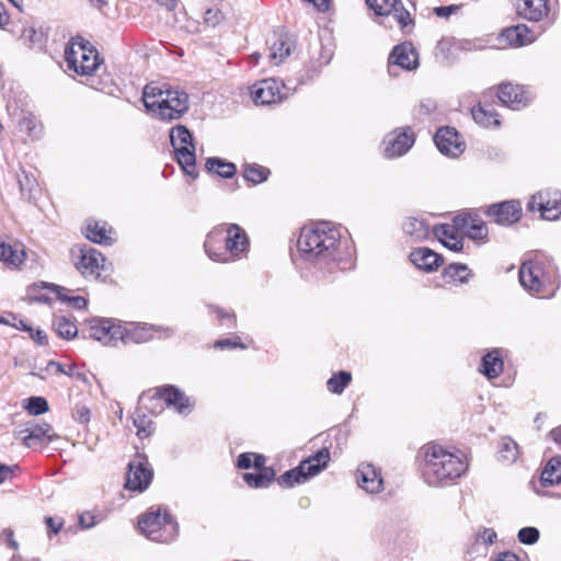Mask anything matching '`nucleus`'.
I'll return each instance as SVG.
<instances>
[{
    "label": "nucleus",
    "mask_w": 561,
    "mask_h": 561,
    "mask_svg": "<svg viewBox=\"0 0 561 561\" xmlns=\"http://www.w3.org/2000/svg\"><path fill=\"white\" fill-rule=\"evenodd\" d=\"M297 248L301 259L323 275L346 270L351 264V253L343 250L340 230L329 221L304 227Z\"/></svg>",
    "instance_id": "nucleus-1"
},
{
    "label": "nucleus",
    "mask_w": 561,
    "mask_h": 561,
    "mask_svg": "<svg viewBox=\"0 0 561 561\" xmlns=\"http://www.w3.org/2000/svg\"><path fill=\"white\" fill-rule=\"evenodd\" d=\"M424 458L422 476L430 486L453 484L468 469L465 455L439 444H426L421 448Z\"/></svg>",
    "instance_id": "nucleus-2"
},
{
    "label": "nucleus",
    "mask_w": 561,
    "mask_h": 561,
    "mask_svg": "<svg viewBox=\"0 0 561 561\" xmlns=\"http://www.w3.org/2000/svg\"><path fill=\"white\" fill-rule=\"evenodd\" d=\"M163 403L174 408L180 414L188 413L191 408L190 398L175 386L168 385L144 392L139 397L133 415V422L140 438L148 437L152 433V422L146 413L159 414L163 410Z\"/></svg>",
    "instance_id": "nucleus-3"
},
{
    "label": "nucleus",
    "mask_w": 561,
    "mask_h": 561,
    "mask_svg": "<svg viewBox=\"0 0 561 561\" xmlns=\"http://www.w3.org/2000/svg\"><path fill=\"white\" fill-rule=\"evenodd\" d=\"M520 285L541 297L554 295L559 288L560 274L553 259L542 251H534L519 267Z\"/></svg>",
    "instance_id": "nucleus-4"
},
{
    "label": "nucleus",
    "mask_w": 561,
    "mask_h": 561,
    "mask_svg": "<svg viewBox=\"0 0 561 561\" xmlns=\"http://www.w3.org/2000/svg\"><path fill=\"white\" fill-rule=\"evenodd\" d=\"M142 102L147 112L165 122L181 118L188 110V95L184 91L156 82L145 85Z\"/></svg>",
    "instance_id": "nucleus-5"
},
{
    "label": "nucleus",
    "mask_w": 561,
    "mask_h": 561,
    "mask_svg": "<svg viewBox=\"0 0 561 561\" xmlns=\"http://www.w3.org/2000/svg\"><path fill=\"white\" fill-rule=\"evenodd\" d=\"M140 531L150 540L171 542L179 534V525L171 514L161 513L160 508H150L138 520Z\"/></svg>",
    "instance_id": "nucleus-6"
},
{
    "label": "nucleus",
    "mask_w": 561,
    "mask_h": 561,
    "mask_svg": "<svg viewBox=\"0 0 561 561\" xmlns=\"http://www.w3.org/2000/svg\"><path fill=\"white\" fill-rule=\"evenodd\" d=\"M330 460V451L328 448L318 450L314 455L305 459L300 465L290 469L277 478V483L282 488H293L295 484H301L309 478L322 471Z\"/></svg>",
    "instance_id": "nucleus-7"
},
{
    "label": "nucleus",
    "mask_w": 561,
    "mask_h": 561,
    "mask_svg": "<svg viewBox=\"0 0 561 561\" xmlns=\"http://www.w3.org/2000/svg\"><path fill=\"white\" fill-rule=\"evenodd\" d=\"M170 141L174 149L175 159L182 170L187 175L196 178L195 146L191 131L183 125H176L170 130Z\"/></svg>",
    "instance_id": "nucleus-8"
},
{
    "label": "nucleus",
    "mask_w": 561,
    "mask_h": 561,
    "mask_svg": "<svg viewBox=\"0 0 561 561\" xmlns=\"http://www.w3.org/2000/svg\"><path fill=\"white\" fill-rule=\"evenodd\" d=\"M68 68L81 76L92 75L101 65L98 50L89 42H72L65 49Z\"/></svg>",
    "instance_id": "nucleus-9"
},
{
    "label": "nucleus",
    "mask_w": 561,
    "mask_h": 561,
    "mask_svg": "<svg viewBox=\"0 0 561 561\" xmlns=\"http://www.w3.org/2000/svg\"><path fill=\"white\" fill-rule=\"evenodd\" d=\"M153 479V470L144 454L137 453L128 463L125 488L130 491L144 492Z\"/></svg>",
    "instance_id": "nucleus-10"
},
{
    "label": "nucleus",
    "mask_w": 561,
    "mask_h": 561,
    "mask_svg": "<svg viewBox=\"0 0 561 561\" xmlns=\"http://www.w3.org/2000/svg\"><path fill=\"white\" fill-rule=\"evenodd\" d=\"M366 4L377 16L393 15L398 25L404 33L414 26V20L403 7L401 0H366Z\"/></svg>",
    "instance_id": "nucleus-11"
},
{
    "label": "nucleus",
    "mask_w": 561,
    "mask_h": 561,
    "mask_svg": "<svg viewBox=\"0 0 561 561\" xmlns=\"http://www.w3.org/2000/svg\"><path fill=\"white\" fill-rule=\"evenodd\" d=\"M529 211L538 210L543 219L556 220L561 216V192L546 190L533 195L527 204Z\"/></svg>",
    "instance_id": "nucleus-12"
},
{
    "label": "nucleus",
    "mask_w": 561,
    "mask_h": 561,
    "mask_svg": "<svg viewBox=\"0 0 561 561\" xmlns=\"http://www.w3.org/2000/svg\"><path fill=\"white\" fill-rule=\"evenodd\" d=\"M394 67L412 71L419 67V53L411 42L396 45L388 57V72L396 76Z\"/></svg>",
    "instance_id": "nucleus-13"
},
{
    "label": "nucleus",
    "mask_w": 561,
    "mask_h": 561,
    "mask_svg": "<svg viewBox=\"0 0 561 561\" xmlns=\"http://www.w3.org/2000/svg\"><path fill=\"white\" fill-rule=\"evenodd\" d=\"M225 243L229 252L228 263L241 260L247 255L250 242L247 232L237 224L225 225Z\"/></svg>",
    "instance_id": "nucleus-14"
},
{
    "label": "nucleus",
    "mask_w": 561,
    "mask_h": 561,
    "mask_svg": "<svg viewBox=\"0 0 561 561\" xmlns=\"http://www.w3.org/2000/svg\"><path fill=\"white\" fill-rule=\"evenodd\" d=\"M89 334L104 345H116L123 337V327L113 319H94L90 322Z\"/></svg>",
    "instance_id": "nucleus-15"
},
{
    "label": "nucleus",
    "mask_w": 561,
    "mask_h": 561,
    "mask_svg": "<svg viewBox=\"0 0 561 561\" xmlns=\"http://www.w3.org/2000/svg\"><path fill=\"white\" fill-rule=\"evenodd\" d=\"M414 141V134L410 127L397 129L385 137L383 154L390 159L401 157L411 149Z\"/></svg>",
    "instance_id": "nucleus-16"
},
{
    "label": "nucleus",
    "mask_w": 561,
    "mask_h": 561,
    "mask_svg": "<svg viewBox=\"0 0 561 561\" xmlns=\"http://www.w3.org/2000/svg\"><path fill=\"white\" fill-rule=\"evenodd\" d=\"M283 89H285L283 82L274 78L264 79L253 84L251 98L255 104L270 105L278 103L285 98Z\"/></svg>",
    "instance_id": "nucleus-17"
},
{
    "label": "nucleus",
    "mask_w": 561,
    "mask_h": 561,
    "mask_svg": "<svg viewBox=\"0 0 561 561\" xmlns=\"http://www.w3.org/2000/svg\"><path fill=\"white\" fill-rule=\"evenodd\" d=\"M495 224L511 226L522 217V205L518 201H505L490 205L484 211Z\"/></svg>",
    "instance_id": "nucleus-18"
},
{
    "label": "nucleus",
    "mask_w": 561,
    "mask_h": 561,
    "mask_svg": "<svg viewBox=\"0 0 561 561\" xmlns=\"http://www.w3.org/2000/svg\"><path fill=\"white\" fill-rule=\"evenodd\" d=\"M437 149L445 156L458 157L466 148L459 133L449 126L440 127L434 137Z\"/></svg>",
    "instance_id": "nucleus-19"
},
{
    "label": "nucleus",
    "mask_w": 561,
    "mask_h": 561,
    "mask_svg": "<svg viewBox=\"0 0 561 561\" xmlns=\"http://www.w3.org/2000/svg\"><path fill=\"white\" fill-rule=\"evenodd\" d=\"M157 333H163V336H171L173 330L171 328L156 327L148 323H138L130 329L123 327L122 342L129 343H146L154 337Z\"/></svg>",
    "instance_id": "nucleus-20"
},
{
    "label": "nucleus",
    "mask_w": 561,
    "mask_h": 561,
    "mask_svg": "<svg viewBox=\"0 0 561 561\" xmlns=\"http://www.w3.org/2000/svg\"><path fill=\"white\" fill-rule=\"evenodd\" d=\"M266 458L263 455L255 456L253 468L255 472H245L242 474L243 481L252 489H266L275 480V470L265 466Z\"/></svg>",
    "instance_id": "nucleus-21"
},
{
    "label": "nucleus",
    "mask_w": 561,
    "mask_h": 561,
    "mask_svg": "<svg viewBox=\"0 0 561 561\" xmlns=\"http://www.w3.org/2000/svg\"><path fill=\"white\" fill-rule=\"evenodd\" d=\"M204 249L208 257L218 263H228L229 252L225 243V225L215 227L206 237Z\"/></svg>",
    "instance_id": "nucleus-22"
},
{
    "label": "nucleus",
    "mask_w": 561,
    "mask_h": 561,
    "mask_svg": "<svg viewBox=\"0 0 561 561\" xmlns=\"http://www.w3.org/2000/svg\"><path fill=\"white\" fill-rule=\"evenodd\" d=\"M546 31V27L538 26L537 30L527 26L526 24H517L505 28L502 32V37L514 47H519L534 43L538 36Z\"/></svg>",
    "instance_id": "nucleus-23"
},
{
    "label": "nucleus",
    "mask_w": 561,
    "mask_h": 561,
    "mask_svg": "<svg viewBox=\"0 0 561 561\" xmlns=\"http://www.w3.org/2000/svg\"><path fill=\"white\" fill-rule=\"evenodd\" d=\"M516 13L530 22H540L550 13L549 0H515Z\"/></svg>",
    "instance_id": "nucleus-24"
},
{
    "label": "nucleus",
    "mask_w": 561,
    "mask_h": 561,
    "mask_svg": "<svg viewBox=\"0 0 561 561\" xmlns=\"http://www.w3.org/2000/svg\"><path fill=\"white\" fill-rule=\"evenodd\" d=\"M497 98L502 104L512 110H520L529 102L526 90L518 84L514 85L512 83H502L499 87Z\"/></svg>",
    "instance_id": "nucleus-25"
},
{
    "label": "nucleus",
    "mask_w": 561,
    "mask_h": 561,
    "mask_svg": "<svg viewBox=\"0 0 561 561\" xmlns=\"http://www.w3.org/2000/svg\"><path fill=\"white\" fill-rule=\"evenodd\" d=\"M80 252L81 255L79 261L76 263L77 270L85 276H100V271L103 270V264L105 262L102 253L93 248H83Z\"/></svg>",
    "instance_id": "nucleus-26"
},
{
    "label": "nucleus",
    "mask_w": 561,
    "mask_h": 561,
    "mask_svg": "<svg viewBox=\"0 0 561 561\" xmlns=\"http://www.w3.org/2000/svg\"><path fill=\"white\" fill-rule=\"evenodd\" d=\"M358 485L368 493H378L382 489L380 472L370 463H362L356 472Z\"/></svg>",
    "instance_id": "nucleus-27"
},
{
    "label": "nucleus",
    "mask_w": 561,
    "mask_h": 561,
    "mask_svg": "<svg viewBox=\"0 0 561 561\" xmlns=\"http://www.w3.org/2000/svg\"><path fill=\"white\" fill-rule=\"evenodd\" d=\"M410 261L419 270L430 273L436 271L443 264V256L430 248L422 247L410 253Z\"/></svg>",
    "instance_id": "nucleus-28"
},
{
    "label": "nucleus",
    "mask_w": 561,
    "mask_h": 561,
    "mask_svg": "<svg viewBox=\"0 0 561 561\" xmlns=\"http://www.w3.org/2000/svg\"><path fill=\"white\" fill-rule=\"evenodd\" d=\"M503 366L501 351L494 348L482 357L480 371L489 379H494L503 371Z\"/></svg>",
    "instance_id": "nucleus-29"
},
{
    "label": "nucleus",
    "mask_w": 561,
    "mask_h": 561,
    "mask_svg": "<svg viewBox=\"0 0 561 561\" xmlns=\"http://www.w3.org/2000/svg\"><path fill=\"white\" fill-rule=\"evenodd\" d=\"M473 121L484 128H497L501 126L499 114L490 105H478L471 108Z\"/></svg>",
    "instance_id": "nucleus-30"
},
{
    "label": "nucleus",
    "mask_w": 561,
    "mask_h": 561,
    "mask_svg": "<svg viewBox=\"0 0 561 561\" xmlns=\"http://www.w3.org/2000/svg\"><path fill=\"white\" fill-rule=\"evenodd\" d=\"M112 229H107L105 222L101 224L99 221L90 220L87 224L85 228V237L94 242L102 245H110L113 242V238L111 237Z\"/></svg>",
    "instance_id": "nucleus-31"
},
{
    "label": "nucleus",
    "mask_w": 561,
    "mask_h": 561,
    "mask_svg": "<svg viewBox=\"0 0 561 561\" xmlns=\"http://www.w3.org/2000/svg\"><path fill=\"white\" fill-rule=\"evenodd\" d=\"M293 48V42L286 34H275L274 41L270 47V58L275 61L276 65L282 62L287 56H289Z\"/></svg>",
    "instance_id": "nucleus-32"
},
{
    "label": "nucleus",
    "mask_w": 561,
    "mask_h": 561,
    "mask_svg": "<svg viewBox=\"0 0 561 561\" xmlns=\"http://www.w3.org/2000/svg\"><path fill=\"white\" fill-rule=\"evenodd\" d=\"M540 480L542 485H553L561 482V457H553L547 462Z\"/></svg>",
    "instance_id": "nucleus-33"
},
{
    "label": "nucleus",
    "mask_w": 561,
    "mask_h": 561,
    "mask_svg": "<svg viewBox=\"0 0 561 561\" xmlns=\"http://www.w3.org/2000/svg\"><path fill=\"white\" fill-rule=\"evenodd\" d=\"M471 271L466 264H450L443 271V277L447 283L463 284L471 277Z\"/></svg>",
    "instance_id": "nucleus-34"
},
{
    "label": "nucleus",
    "mask_w": 561,
    "mask_h": 561,
    "mask_svg": "<svg viewBox=\"0 0 561 561\" xmlns=\"http://www.w3.org/2000/svg\"><path fill=\"white\" fill-rule=\"evenodd\" d=\"M403 231L415 240H422L428 237L430 226L424 219L410 217L403 224Z\"/></svg>",
    "instance_id": "nucleus-35"
},
{
    "label": "nucleus",
    "mask_w": 561,
    "mask_h": 561,
    "mask_svg": "<svg viewBox=\"0 0 561 561\" xmlns=\"http://www.w3.org/2000/svg\"><path fill=\"white\" fill-rule=\"evenodd\" d=\"M206 168L208 171L225 179H231L237 173V167L234 163L226 162L220 158H208L206 161Z\"/></svg>",
    "instance_id": "nucleus-36"
},
{
    "label": "nucleus",
    "mask_w": 561,
    "mask_h": 561,
    "mask_svg": "<svg viewBox=\"0 0 561 561\" xmlns=\"http://www.w3.org/2000/svg\"><path fill=\"white\" fill-rule=\"evenodd\" d=\"M25 260L24 250L14 249L12 245L0 242V261L9 266L18 267Z\"/></svg>",
    "instance_id": "nucleus-37"
},
{
    "label": "nucleus",
    "mask_w": 561,
    "mask_h": 561,
    "mask_svg": "<svg viewBox=\"0 0 561 561\" xmlns=\"http://www.w3.org/2000/svg\"><path fill=\"white\" fill-rule=\"evenodd\" d=\"M500 459L506 463H513L519 456V447L511 437H502L499 443Z\"/></svg>",
    "instance_id": "nucleus-38"
},
{
    "label": "nucleus",
    "mask_w": 561,
    "mask_h": 561,
    "mask_svg": "<svg viewBox=\"0 0 561 561\" xmlns=\"http://www.w3.org/2000/svg\"><path fill=\"white\" fill-rule=\"evenodd\" d=\"M270 170L256 163H247L243 167V178L252 184H260L267 180Z\"/></svg>",
    "instance_id": "nucleus-39"
},
{
    "label": "nucleus",
    "mask_w": 561,
    "mask_h": 561,
    "mask_svg": "<svg viewBox=\"0 0 561 561\" xmlns=\"http://www.w3.org/2000/svg\"><path fill=\"white\" fill-rule=\"evenodd\" d=\"M352 381V375L348 371L341 370L333 374L327 381V388L330 392L341 394Z\"/></svg>",
    "instance_id": "nucleus-40"
},
{
    "label": "nucleus",
    "mask_w": 561,
    "mask_h": 561,
    "mask_svg": "<svg viewBox=\"0 0 561 561\" xmlns=\"http://www.w3.org/2000/svg\"><path fill=\"white\" fill-rule=\"evenodd\" d=\"M58 288H60V286H57V285L48 286L45 284H42V285L34 284V285L30 286V288H28V296H30V299L33 301L49 304L51 299L48 294L49 293L57 294Z\"/></svg>",
    "instance_id": "nucleus-41"
},
{
    "label": "nucleus",
    "mask_w": 561,
    "mask_h": 561,
    "mask_svg": "<svg viewBox=\"0 0 561 561\" xmlns=\"http://www.w3.org/2000/svg\"><path fill=\"white\" fill-rule=\"evenodd\" d=\"M53 325L57 334L66 340L75 337L78 333L76 324L65 317L55 318Z\"/></svg>",
    "instance_id": "nucleus-42"
},
{
    "label": "nucleus",
    "mask_w": 561,
    "mask_h": 561,
    "mask_svg": "<svg viewBox=\"0 0 561 561\" xmlns=\"http://www.w3.org/2000/svg\"><path fill=\"white\" fill-rule=\"evenodd\" d=\"M51 426L48 423L35 424L32 427L25 430L27 433L23 436L24 445L30 446V440L36 439L39 440L44 437H49V433L51 432ZM24 433V431H20V434Z\"/></svg>",
    "instance_id": "nucleus-43"
},
{
    "label": "nucleus",
    "mask_w": 561,
    "mask_h": 561,
    "mask_svg": "<svg viewBox=\"0 0 561 561\" xmlns=\"http://www.w3.org/2000/svg\"><path fill=\"white\" fill-rule=\"evenodd\" d=\"M19 126L22 131H25L33 139L39 138L42 135V124L33 114L23 115Z\"/></svg>",
    "instance_id": "nucleus-44"
},
{
    "label": "nucleus",
    "mask_w": 561,
    "mask_h": 561,
    "mask_svg": "<svg viewBox=\"0 0 561 561\" xmlns=\"http://www.w3.org/2000/svg\"><path fill=\"white\" fill-rule=\"evenodd\" d=\"M18 182L21 194L26 196L28 199L33 198L34 193L37 190L36 179L32 175H28L25 171H22V174L18 176Z\"/></svg>",
    "instance_id": "nucleus-45"
},
{
    "label": "nucleus",
    "mask_w": 561,
    "mask_h": 561,
    "mask_svg": "<svg viewBox=\"0 0 561 561\" xmlns=\"http://www.w3.org/2000/svg\"><path fill=\"white\" fill-rule=\"evenodd\" d=\"M24 409L31 415H41L48 411V402L43 397H30L24 404Z\"/></svg>",
    "instance_id": "nucleus-46"
},
{
    "label": "nucleus",
    "mask_w": 561,
    "mask_h": 561,
    "mask_svg": "<svg viewBox=\"0 0 561 561\" xmlns=\"http://www.w3.org/2000/svg\"><path fill=\"white\" fill-rule=\"evenodd\" d=\"M466 234L473 240L484 239L488 236V228L485 222L479 218V216H476V218H473V224L469 227V230Z\"/></svg>",
    "instance_id": "nucleus-47"
},
{
    "label": "nucleus",
    "mask_w": 561,
    "mask_h": 561,
    "mask_svg": "<svg viewBox=\"0 0 561 561\" xmlns=\"http://www.w3.org/2000/svg\"><path fill=\"white\" fill-rule=\"evenodd\" d=\"M437 108V103L435 100L431 98L422 99L417 106L414 108V115L416 118L421 119L425 116L431 115Z\"/></svg>",
    "instance_id": "nucleus-48"
},
{
    "label": "nucleus",
    "mask_w": 561,
    "mask_h": 561,
    "mask_svg": "<svg viewBox=\"0 0 561 561\" xmlns=\"http://www.w3.org/2000/svg\"><path fill=\"white\" fill-rule=\"evenodd\" d=\"M64 291H66V288L64 287L57 289V296L61 301L67 302L69 306L78 310L84 309L87 307L88 301L84 297L68 296L64 294Z\"/></svg>",
    "instance_id": "nucleus-49"
},
{
    "label": "nucleus",
    "mask_w": 561,
    "mask_h": 561,
    "mask_svg": "<svg viewBox=\"0 0 561 561\" xmlns=\"http://www.w3.org/2000/svg\"><path fill=\"white\" fill-rule=\"evenodd\" d=\"M456 231H457V229H456L454 222H453V225H448V224L436 225L433 228V232H434L435 237L442 243H444V241L451 240V238L456 237Z\"/></svg>",
    "instance_id": "nucleus-50"
},
{
    "label": "nucleus",
    "mask_w": 561,
    "mask_h": 561,
    "mask_svg": "<svg viewBox=\"0 0 561 561\" xmlns=\"http://www.w3.org/2000/svg\"><path fill=\"white\" fill-rule=\"evenodd\" d=\"M539 530L536 527H524L519 529L517 538L524 545H534L539 539Z\"/></svg>",
    "instance_id": "nucleus-51"
},
{
    "label": "nucleus",
    "mask_w": 561,
    "mask_h": 561,
    "mask_svg": "<svg viewBox=\"0 0 561 561\" xmlns=\"http://www.w3.org/2000/svg\"><path fill=\"white\" fill-rule=\"evenodd\" d=\"M209 308L217 313V317L221 321L222 325H226L228 329H233L237 327V319L233 312L226 311L219 307L210 306Z\"/></svg>",
    "instance_id": "nucleus-52"
},
{
    "label": "nucleus",
    "mask_w": 561,
    "mask_h": 561,
    "mask_svg": "<svg viewBox=\"0 0 561 561\" xmlns=\"http://www.w3.org/2000/svg\"><path fill=\"white\" fill-rule=\"evenodd\" d=\"M477 215L473 214H459L457 215L453 222L455 224V227L457 230H460L463 233H467L469 230V227L473 224V218H476Z\"/></svg>",
    "instance_id": "nucleus-53"
},
{
    "label": "nucleus",
    "mask_w": 561,
    "mask_h": 561,
    "mask_svg": "<svg viewBox=\"0 0 561 561\" xmlns=\"http://www.w3.org/2000/svg\"><path fill=\"white\" fill-rule=\"evenodd\" d=\"M496 538L497 535L492 528H482L476 534V541H482L485 545H492Z\"/></svg>",
    "instance_id": "nucleus-54"
},
{
    "label": "nucleus",
    "mask_w": 561,
    "mask_h": 561,
    "mask_svg": "<svg viewBox=\"0 0 561 561\" xmlns=\"http://www.w3.org/2000/svg\"><path fill=\"white\" fill-rule=\"evenodd\" d=\"M72 416L81 424L88 423L90 421V410L85 405L76 404L72 410Z\"/></svg>",
    "instance_id": "nucleus-55"
},
{
    "label": "nucleus",
    "mask_w": 561,
    "mask_h": 561,
    "mask_svg": "<svg viewBox=\"0 0 561 561\" xmlns=\"http://www.w3.org/2000/svg\"><path fill=\"white\" fill-rule=\"evenodd\" d=\"M259 454H254V453H243V454H240L239 457H238V460H237V467L240 468V469H250L251 467H253V463L255 461V456H257Z\"/></svg>",
    "instance_id": "nucleus-56"
},
{
    "label": "nucleus",
    "mask_w": 561,
    "mask_h": 561,
    "mask_svg": "<svg viewBox=\"0 0 561 561\" xmlns=\"http://www.w3.org/2000/svg\"><path fill=\"white\" fill-rule=\"evenodd\" d=\"M215 347L221 348V350L236 348V347L245 348V345L240 342L239 337H233V339L229 337V339L218 340L215 343Z\"/></svg>",
    "instance_id": "nucleus-57"
},
{
    "label": "nucleus",
    "mask_w": 561,
    "mask_h": 561,
    "mask_svg": "<svg viewBox=\"0 0 561 561\" xmlns=\"http://www.w3.org/2000/svg\"><path fill=\"white\" fill-rule=\"evenodd\" d=\"M45 524L48 529V535L58 534L64 526V519L61 517L47 516L45 517Z\"/></svg>",
    "instance_id": "nucleus-58"
},
{
    "label": "nucleus",
    "mask_w": 561,
    "mask_h": 561,
    "mask_svg": "<svg viewBox=\"0 0 561 561\" xmlns=\"http://www.w3.org/2000/svg\"><path fill=\"white\" fill-rule=\"evenodd\" d=\"M222 19V14L218 9H208L204 13V21L207 25L216 26Z\"/></svg>",
    "instance_id": "nucleus-59"
},
{
    "label": "nucleus",
    "mask_w": 561,
    "mask_h": 561,
    "mask_svg": "<svg viewBox=\"0 0 561 561\" xmlns=\"http://www.w3.org/2000/svg\"><path fill=\"white\" fill-rule=\"evenodd\" d=\"M12 321L9 320V324L8 325H11L20 331H24V332H27V333H32L33 332V328L23 319H20L13 314H10Z\"/></svg>",
    "instance_id": "nucleus-60"
},
{
    "label": "nucleus",
    "mask_w": 561,
    "mask_h": 561,
    "mask_svg": "<svg viewBox=\"0 0 561 561\" xmlns=\"http://www.w3.org/2000/svg\"><path fill=\"white\" fill-rule=\"evenodd\" d=\"M19 470L20 468L18 465L8 466L4 463H0V483L11 478Z\"/></svg>",
    "instance_id": "nucleus-61"
},
{
    "label": "nucleus",
    "mask_w": 561,
    "mask_h": 561,
    "mask_svg": "<svg viewBox=\"0 0 561 561\" xmlns=\"http://www.w3.org/2000/svg\"><path fill=\"white\" fill-rule=\"evenodd\" d=\"M98 523L99 520L96 519V517L89 512H85L79 516V524L82 528H91L95 526Z\"/></svg>",
    "instance_id": "nucleus-62"
},
{
    "label": "nucleus",
    "mask_w": 561,
    "mask_h": 561,
    "mask_svg": "<svg viewBox=\"0 0 561 561\" xmlns=\"http://www.w3.org/2000/svg\"><path fill=\"white\" fill-rule=\"evenodd\" d=\"M458 10H459V5H456V4L442 5V7H436L434 9V13L438 18H448L451 14H454L455 12H457Z\"/></svg>",
    "instance_id": "nucleus-63"
},
{
    "label": "nucleus",
    "mask_w": 561,
    "mask_h": 561,
    "mask_svg": "<svg viewBox=\"0 0 561 561\" xmlns=\"http://www.w3.org/2000/svg\"><path fill=\"white\" fill-rule=\"evenodd\" d=\"M30 337L34 340L38 345L44 346L48 344V337L46 333L41 329H33L32 333H28Z\"/></svg>",
    "instance_id": "nucleus-64"
}]
</instances>
